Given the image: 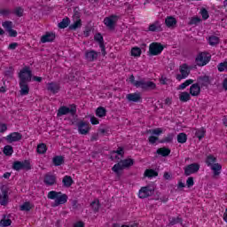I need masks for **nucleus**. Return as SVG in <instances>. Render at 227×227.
Instances as JSON below:
<instances>
[{"label":"nucleus","mask_w":227,"mask_h":227,"mask_svg":"<svg viewBox=\"0 0 227 227\" xmlns=\"http://www.w3.org/2000/svg\"><path fill=\"white\" fill-rule=\"evenodd\" d=\"M11 13H12V10L0 8V14H2L3 17H8L11 15Z\"/></svg>","instance_id":"obj_47"},{"label":"nucleus","mask_w":227,"mask_h":227,"mask_svg":"<svg viewBox=\"0 0 227 227\" xmlns=\"http://www.w3.org/2000/svg\"><path fill=\"white\" fill-rule=\"evenodd\" d=\"M84 59L89 63H93L98 59V52L95 50H87L84 52Z\"/></svg>","instance_id":"obj_9"},{"label":"nucleus","mask_w":227,"mask_h":227,"mask_svg":"<svg viewBox=\"0 0 227 227\" xmlns=\"http://www.w3.org/2000/svg\"><path fill=\"white\" fill-rule=\"evenodd\" d=\"M157 175L159 174L153 169H146L145 172V176H147L148 178H153V176H157Z\"/></svg>","instance_id":"obj_45"},{"label":"nucleus","mask_w":227,"mask_h":227,"mask_svg":"<svg viewBox=\"0 0 227 227\" xmlns=\"http://www.w3.org/2000/svg\"><path fill=\"white\" fill-rule=\"evenodd\" d=\"M205 134H207V130H205L204 128L195 129V136L199 139H203V137H205Z\"/></svg>","instance_id":"obj_36"},{"label":"nucleus","mask_w":227,"mask_h":227,"mask_svg":"<svg viewBox=\"0 0 227 227\" xmlns=\"http://www.w3.org/2000/svg\"><path fill=\"white\" fill-rule=\"evenodd\" d=\"M44 183L47 185H54V184H56V176L51 175H47L44 178Z\"/></svg>","instance_id":"obj_30"},{"label":"nucleus","mask_w":227,"mask_h":227,"mask_svg":"<svg viewBox=\"0 0 227 227\" xmlns=\"http://www.w3.org/2000/svg\"><path fill=\"white\" fill-rule=\"evenodd\" d=\"M126 98L129 102H141V94L137 92L130 93L126 96Z\"/></svg>","instance_id":"obj_19"},{"label":"nucleus","mask_w":227,"mask_h":227,"mask_svg":"<svg viewBox=\"0 0 227 227\" xmlns=\"http://www.w3.org/2000/svg\"><path fill=\"white\" fill-rule=\"evenodd\" d=\"M82 27V20L81 19L76 20L73 24L69 25V29L71 31H77Z\"/></svg>","instance_id":"obj_20"},{"label":"nucleus","mask_w":227,"mask_h":227,"mask_svg":"<svg viewBox=\"0 0 227 227\" xmlns=\"http://www.w3.org/2000/svg\"><path fill=\"white\" fill-rule=\"evenodd\" d=\"M194 81L192 79L186 80L184 82L181 83L180 86H191Z\"/></svg>","instance_id":"obj_62"},{"label":"nucleus","mask_w":227,"mask_h":227,"mask_svg":"<svg viewBox=\"0 0 227 227\" xmlns=\"http://www.w3.org/2000/svg\"><path fill=\"white\" fill-rule=\"evenodd\" d=\"M147 31L150 33H160L164 31V28H162V23H160V21L155 20L154 22L149 24Z\"/></svg>","instance_id":"obj_11"},{"label":"nucleus","mask_w":227,"mask_h":227,"mask_svg":"<svg viewBox=\"0 0 227 227\" xmlns=\"http://www.w3.org/2000/svg\"><path fill=\"white\" fill-rule=\"evenodd\" d=\"M201 93V88L200 86H192L190 88V94L192 97H198Z\"/></svg>","instance_id":"obj_29"},{"label":"nucleus","mask_w":227,"mask_h":227,"mask_svg":"<svg viewBox=\"0 0 227 227\" xmlns=\"http://www.w3.org/2000/svg\"><path fill=\"white\" fill-rule=\"evenodd\" d=\"M123 153H125L123 152V148L119 147L117 149V151H113L111 153V159L112 160H120V159H121V157H123Z\"/></svg>","instance_id":"obj_17"},{"label":"nucleus","mask_w":227,"mask_h":227,"mask_svg":"<svg viewBox=\"0 0 227 227\" xmlns=\"http://www.w3.org/2000/svg\"><path fill=\"white\" fill-rule=\"evenodd\" d=\"M90 207L93 208V210H98L100 203L98 200H95L93 202H91Z\"/></svg>","instance_id":"obj_51"},{"label":"nucleus","mask_w":227,"mask_h":227,"mask_svg":"<svg viewBox=\"0 0 227 227\" xmlns=\"http://www.w3.org/2000/svg\"><path fill=\"white\" fill-rule=\"evenodd\" d=\"M90 123H91L92 125H98V123H100V121L98 120L97 117L91 116V117H90Z\"/></svg>","instance_id":"obj_59"},{"label":"nucleus","mask_w":227,"mask_h":227,"mask_svg":"<svg viewBox=\"0 0 227 227\" xmlns=\"http://www.w3.org/2000/svg\"><path fill=\"white\" fill-rule=\"evenodd\" d=\"M48 91H50V93H53V95H54V94L58 93V91H59V87L50 86V87H48Z\"/></svg>","instance_id":"obj_50"},{"label":"nucleus","mask_w":227,"mask_h":227,"mask_svg":"<svg viewBox=\"0 0 227 227\" xmlns=\"http://www.w3.org/2000/svg\"><path fill=\"white\" fill-rule=\"evenodd\" d=\"M4 153L7 157H10L13 154V147L12 145H5L4 147Z\"/></svg>","instance_id":"obj_42"},{"label":"nucleus","mask_w":227,"mask_h":227,"mask_svg":"<svg viewBox=\"0 0 227 227\" xmlns=\"http://www.w3.org/2000/svg\"><path fill=\"white\" fill-rule=\"evenodd\" d=\"M76 111L75 106L71 105L69 106H60L58 110L57 116L61 117L65 114H74Z\"/></svg>","instance_id":"obj_7"},{"label":"nucleus","mask_w":227,"mask_h":227,"mask_svg":"<svg viewBox=\"0 0 227 227\" xmlns=\"http://www.w3.org/2000/svg\"><path fill=\"white\" fill-rule=\"evenodd\" d=\"M208 43L209 45H212V47H214L215 45H217L219 43V37L215 35L209 36Z\"/></svg>","instance_id":"obj_41"},{"label":"nucleus","mask_w":227,"mask_h":227,"mask_svg":"<svg viewBox=\"0 0 227 227\" xmlns=\"http://www.w3.org/2000/svg\"><path fill=\"white\" fill-rule=\"evenodd\" d=\"M198 82L199 83H193L192 84V86H208V84H210V77H208L207 75H204V76H200L198 79Z\"/></svg>","instance_id":"obj_16"},{"label":"nucleus","mask_w":227,"mask_h":227,"mask_svg":"<svg viewBox=\"0 0 227 227\" xmlns=\"http://www.w3.org/2000/svg\"><path fill=\"white\" fill-rule=\"evenodd\" d=\"M118 20H120V16L116 14H112L108 17H106L103 20L105 26L113 31V29H115L116 24H118Z\"/></svg>","instance_id":"obj_4"},{"label":"nucleus","mask_w":227,"mask_h":227,"mask_svg":"<svg viewBox=\"0 0 227 227\" xmlns=\"http://www.w3.org/2000/svg\"><path fill=\"white\" fill-rule=\"evenodd\" d=\"M121 164H122V168H130V166H134V160L128 158L126 160H121Z\"/></svg>","instance_id":"obj_37"},{"label":"nucleus","mask_w":227,"mask_h":227,"mask_svg":"<svg viewBox=\"0 0 227 227\" xmlns=\"http://www.w3.org/2000/svg\"><path fill=\"white\" fill-rule=\"evenodd\" d=\"M12 13L19 18L24 17V8H22L21 6H18L12 11Z\"/></svg>","instance_id":"obj_35"},{"label":"nucleus","mask_w":227,"mask_h":227,"mask_svg":"<svg viewBox=\"0 0 227 227\" xmlns=\"http://www.w3.org/2000/svg\"><path fill=\"white\" fill-rule=\"evenodd\" d=\"M20 86H27V83L32 82L33 71L29 67H23L19 73Z\"/></svg>","instance_id":"obj_2"},{"label":"nucleus","mask_w":227,"mask_h":227,"mask_svg":"<svg viewBox=\"0 0 227 227\" xmlns=\"http://www.w3.org/2000/svg\"><path fill=\"white\" fill-rule=\"evenodd\" d=\"M177 142L181 145L187 143V135L185 133H180L177 135Z\"/></svg>","instance_id":"obj_44"},{"label":"nucleus","mask_w":227,"mask_h":227,"mask_svg":"<svg viewBox=\"0 0 227 227\" xmlns=\"http://www.w3.org/2000/svg\"><path fill=\"white\" fill-rule=\"evenodd\" d=\"M184 187H185V183L179 180L178 183H177V189L179 191H182V189H184Z\"/></svg>","instance_id":"obj_63"},{"label":"nucleus","mask_w":227,"mask_h":227,"mask_svg":"<svg viewBox=\"0 0 227 227\" xmlns=\"http://www.w3.org/2000/svg\"><path fill=\"white\" fill-rule=\"evenodd\" d=\"M19 47V43H12L8 46L9 51H15Z\"/></svg>","instance_id":"obj_56"},{"label":"nucleus","mask_w":227,"mask_h":227,"mask_svg":"<svg viewBox=\"0 0 227 227\" xmlns=\"http://www.w3.org/2000/svg\"><path fill=\"white\" fill-rule=\"evenodd\" d=\"M200 170V165L197 163H193L191 165H188L185 169H184V173L185 175L189 176V175H192V173H196Z\"/></svg>","instance_id":"obj_15"},{"label":"nucleus","mask_w":227,"mask_h":227,"mask_svg":"<svg viewBox=\"0 0 227 227\" xmlns=\"http://www.w3.org/2000/svg\"><path fill=\"white\" fill-rule=\"evenodd\" d=\"M52 162L54 166H61V164L65 162V158H63V156H55L52 159Z\"/></svg>","instance_id":"obj_38"},{"label":"nucleus","mask_w":227,"mask_h":227,"mask_svg":"<svg viewBox=\"0 0 227 227\" xmlns=\"http://www.w3.org/2000/svg\"><path fill=\"white\" fill-rule=\"evenodd\" d=\"M43 81V78L41 76H33L32 75V82H42Z\"/></svg>","instance_id":"obj_60"},{"label":"nucleus","mask_w":227,"mask_h":227,"mask_svg":"<svg viewBox=\"0 0 227 227\" xmlns=\"http://www.w3.org/2000/svg\"><path fill=\"white\" fill-rule=\"evenodd\" d=\"M165 25L167 27H173V26H176V19L172 16H168L165 19Z\"/></svg>","instance_id":"obj_23"},{"label":"nucleus","mask_w":227,"mask_h":227,"mask_svg":"<svg viewBox=\"0 0 227 227\" xmlns=\"http://www.w3.org/2000/svg\"><path fill=\"white\" fill-rule=\"evenodd\" d=\"M68 26H70V18L68 17L64 18L61 22L59 23V29H66Z\"/></svg>","instance_id":"obj_31"},{"label":"nucleus","mask_w":227,"mask_h":227,"mask_svg":"<svg viewBox=\"0 0 227 227\" xmlns=\"http://www.w3.org/2000/svg\"><path fill=\"white\" fill-rule=\"evenodd\" d=\"M210 168L213 170L215 176H219L221 175V170L223 169V166H221V164L215 163Z\"/></svg>","instance_id":"obj_21"},{"label":"nucleus","mask_w":227,"mask_h":227,"mask_svg":"<svg viewBox=\"0 0 227 227\" xmlns=\"http://www.w3.org/2000/svg\"><path fill=\"white\" fill-rule=\"evenodd\" d=\"M106 114L107 111L106 110V108L100 106L96 109V116H98V118H105Z\"/></svg>","instance_id":"obj_32"},{"label":"nucleus","mask_w":227,"mask_h":227,"mask_svg":"<svg viewBox=\"0 0 227 227\" xmlns=\"http://www.w3.org/2000/svg\"><path fill=\"white\" fill-rule=\"evenodd\" d=\"M13 169L20 171V169H31V162L27 160L24 161H15L12 165Z\"/></svg>","instance_id":"obj_10"},{"label":"nucleus","mask_w":227,"mask_h":227,"mask_svg":"<svg viewBox=\"0 0 227 227\" xmlns=\"http://www.w3.org/2000/svg\"><path fill=\"white\" fill-rule=\"evenodd\" d=\"M3 27H4V29H6V31H10L11 29H13V22L12 21H4L2 24Z\"/></svg>","instance_id":"obj_46"},{"label":"nucleus","mask_w":227,"mask_h":227,"mask_svg":"<svg viewBox=\"0 0 227 227\" xmlns=\"http://www.w3.org/2000/svg\"><path fill=\"white\" fill-rule=\"evenodd\" d=\"M186 185L187 187H192V185H194V179L192 177H188L186 180Z\"/></svg>","instance_id":"obj_58"},{"label":"nucleus","mask_w":227,"mask_h":227,"mask_svg":"<svg viewBox=\"0 0 227 227\" xmlns=\"http://www.w3.org/2000/svg\"><path fill=\"white\" fill-rule=\"evenodd\" d=\"M179 100L180 102H189L191 100V94L189 92H179Z\"/></svg>","instance_id":"obj_25"},{"label":"nucleus","mask_w":227,"mask_h":227,"mask_svg":"<svg viewBox=\"0 0 227 227\" xmlns=\"http://www.w3.org/2000/svg\"><path fill=\"white\" fill-rule=\"evenodd\" d=\"M200 14L204 20H207L210 17V15L208 14V11L205 8L201 9Z\"/></svg>","instance_id":"obj_49"},{"label":"nucleus","mask_w":227,"mask_h":227,"mask_svg":"<svg viewBox=\"0 0 227 227\" xmlns=\"http://www.w3.org/2000/svg\"><path fill=\"white\" fill-rule=\"evenodd\" d=\"M154 191L155 188L153 187V185L143 186L138 191L137 196L140 200H145L146 198H150V196H153Z\"/></svg>","instance_id":"obj_5"},{"label":"nucleus","mask_w":227,"mask_h":227,"mask_svg":"<svg viewBox=\"0 0 227 227\" xmlns=\"http://www.w3.org/2000/svg\"><path fill=\"white\" fill-rule=\"evenodd\" d=\"M12 224V220L8 218H4L0 221V226L6 227Z\"/></svg>","instance_id":"obj_48"},{"label":"nucleus","mask_w":227,"mask_h":227,"mask_svg":"<svg viewBox=\"0 0 227 227\" xmlns=\"http://www.w3.org/2000/svg\"><path fill=\"white\" fill-rule=\"evenodd\" d=\"M124 168L123 165L121 164V161L118 162L117 164L114 165L112 168V171L115 173V175H121V171H123Z\"/></svg>","instance_id":"obj_22"},{"label":"nucleus","mask_w":227,"mask_h":227,"mask_svg":"<svg viewBox=\"0 0 227 227\" xmlns=\"http://www.w3.org/2000/svg\"><path fill=\"white\" fill-rule=\"evenodd\" d=\"M8 130V127L5 123H0V134L3 132H6Z\"/></svg>","instance_id":"obj_61"},{"label":"nucleus","mask_w":227,"mask_h":227,"mask_svg":"<svg viewBox=\"0 0 227 227\" xmlns=\"http://www.w3.org/2000/svg\"><path fill=\"white\" fill-rule=\"evenodd\" d=\"M98 134H101V136H107V134H109V129L107 128H99Z\"/></svg>","instance_id":"obj_53"},{"label":"nucleus","mask_w":227,"mask_h":227,"mask_svg":"<svg viewBox=\"0 0 227 227\" xmlns=\"http://www.w3.org/2000/svg\"><path fill=\"white\" fill-rule=\"evenodd\" d=\"M33 207H35L33 205V203L29 202V201H27V202H24L23 204H21L20 206V209L22 211V212H29V210H31L33 208Z\"/></svg>","instance_id":"obj_24"},{"label":"nucleus","mask_w":227,"mask_h":227,"mask_svg":"<svg viewBox=\"0 0 227 227\" xmlns=\"http://www.w3.org/2000/svg\"><path fill=\"white\" fill-rule=\"evenodd\" d=\"M36 152L40 155H43L44 153H47V145H45L44 143H41L37 145Z\"/></svg>","instance_id":"obj_26"},{"label":"nucleus","mask_w":227,"mask_h":227,"mask_svg":"<svg viewBox=\"0 0 227 227\" xmlns=\"http://www.w3.org/2000/svg\"><path fill=\"white\" fill-rule=\"evenodd\" d=\"M201 20H200V18L198 17H194L191 20V24H198V22H200Z\"/></svg>","instance_id":"obj_64"},{"label":"nucleus","mask_w":227,"mask_h":227,"mask_svg":"<svg viewBox=\"0 0 227 227\" xmlns=\"http://www.w3.org/2000/svg\"><path fill=\"white\" fill-rule=\"evenodd\" d=\"M157 153L158 155H161V157H168V155L171 153V150H169V148L161 147L157 150Z\"/></svg>","instance_id":"obj_33"},{"label":"nucleus","mask_w":227,"mask_h":227,"mask_svg":"<svg viewBox=\"0 0 227 227\" xmlns=\"http://www.w3.org/2000/svg\"><path fill=\"white\" fill-rule=\"evenodd\" d=\"M62 184L64 187H72V184H74V179H72V176H66L62 180Z\"/></svg>","instance_id":"obj_27"},{"label":"nucleus","mask_w":227,"mask_h":227,"mask_svg":"<svg viewBox=\"0 0 227 227\" xmlns=\"http://www.w3.org/2000/svg\"><path fill=\"white\" fill-rule=\"evenodd\" d=\"M149 133L152 134V136H161V134H164V129L156 128L153 129H150Z\"/></svg>","instance_id":"obj_39"},{"label":"nucleus","mask_w":227,"mask_h":227,"mask_svg":"<svg viewBox=\"0 0 227 227\" xmlns=\"http://www.w3.org/2000/svg\"><path fill=\"white\" fill-rule=\"evenodd\" d=\"M133 85H135V86H155V83H153V82H145V80H140V81H135Z\"/></svg>","instance_id":"obj_34"},{"label":"nucleus","mask_w":227,"mask_h":227,"mask_svg":"<svg viewBox=\"0 0 227 227\" xmlns=\"http://www.w3.org/2000/svg\"><path fill=\"white\" fill-rule=\"evenodd\" d=\"M56 40V34L52 32H46L41 36V43H49Z\"/></svg>","instance_id":"obj_13"},{"label":"nucleus","mask_w":227,"mask_h":227,"mask_svg":"<svg viewBox=\"0 0 227 227\" xmlns=\"http://www.w3.org/2000/svg\"><path fill=\"white\" fill-rule=\"evenodd\" d=\"M94 40L95 42H98V43H99L100 42H104V36H102V34L98 33L95 35Z\"/></svg>","instance_id":"obj_52"},{"label":"nucleus","mask_w":227,"mask_h":227,"mask_svg":"<svg viewBox=\"0 0 227 227\" xmlns=\"http://www.w3.org/2000/svg\"><path fill=\"white\" fill-rule=\"evenodd\" d=\"M48 200L54 201L53 207L65 205L68 201V196L61 192L51 191L47 195Z\"/></svg>","instance_id":"obj_1"},{"label":"nucleus","mask_w":227,"mask_h":227,"mask_svg":"<svg viewBox=\"0 0 227 227\" xmlns=\"http://www.w3.org/2000/svg\"><path fill=\"white\" fill-rule=\"evenodd\" d=\"M180 74L176 75L177 81H182V79H187L189 74H191V67L187 64H183L179 67Z\"/></svg>","instance_id":"obj_8"},{"label":"nucleus","mask_w":227,"mask_h":227,"mask_svg":"<svg viewBox=\"0 0 227 227\" xmlns=\"http://www.w3.org/2000/svg\"><path fill=\"white\" fill-rule=\"evenodd\" d=\"M217 70L218 72H227V59L218 64Z\"/></svg>","instance_id":"obj_43"},{"label":"nucleus","mask_w":227,"mask_h":227,"mask_svg":"<svg viewBox=\"0 0 227 227\" xmlns=\"http://www.w3.org/2000/svg\"><path fill=\"white\" fill-rule=\"evenodd\" d=\"M9 201L8 190H2V195L0 193V204L4 207L8 205Z\"/></svg>","instance_id":"obj_18"},{"label":"nucleus","mask_w":227,"mask_h":227,"mask_svg":"<svg viewBox=\"0 0 227 227\" xmlns=\"http://www.w3.org/2000/svg\"><path fill=\"white\" fill-rule=\"evenodd\" d=\"M7 33L9 34V36H11V38H17V30H13V28H12L11 30H8Z\"/></svg>","instance_id":"obj_55"},{"label":"nucleus","mask_w":227,"mask_h":227,"mask_svg":"<svg viewBox=\"0 0 227 227\" xmlns=\"http://www.w3.org/2000/svg\"><path fill=\"white\" fill-rule=\"evenodd\" d=\"M162 51H164V45L160 43L153 42L149 45L150 56H159L162 54Z\"/></svg>","instance_id":"obj_6"},{"label":"nucleus","mask_w":227,"mask_h":227,"mask_svg":"<svg viewBox=\"0 0 227 227\" xmlns=\"http://www.w3.org/2000/svg\"><path fill=\"white\" fill-rule=\"evenodd\" d=\"M141 54H142L141 48L136 46L131 49V56H133V58H139Z\"/></svg>","instance_id":"obj_40"},{"label":"nucleus","mask_w":227,"mask_h":227,"mask_svg":"<svg viewBox=\"0 0 227 227\" xmlns=\"http://www.w3.org/2000/svg\"><path fill=\"white\" fill-rule=\"evenodd\" d=\"M5 139L8 143H17V141H20V139H22V135L19 132H13L8 135Z\"/></svg>","instance_id":"obj_14"},{"label":"nucleus","mask_w":227,"mask_h":227,"mask_svg":"<svg viewBox=\"0 0 227 227\" xmlns=\"http://www.w3.org/2000/svg\"><path fill=\"white\" fill-rule=\"evenodd\" d=\"M217 162V158L212 154L207 155L206 159V164L209 167L214 166Z\"/></svg>","instance_id":"obj_28"},{"label":"nucleus","mask_w":227,"mask_h":227,"mask_svg":"<svg viewBox=\"0 0 227 227\" xmlns=\"http://www.w3.org/2000/svg\"><path fill=\"white\" fill-rule=\"evenodd\" d=\"M159 141V137H155V136H151L149 137V143L151 145H155V143H157Z\"/></svg>","instance_id":"obj_57"},{"label":"nucleus","mask_w":227,"mask_h":227,"mask_svg":"<svg viewBox=\"0 0 227 227\" xmlns=\"http://www.w3.org/2000/svg\"><path fill=\"white\" fill-rule=\"evenodd\" d=\"M212 56L206 51L200 52L195 58V63L197 67H207L210 63Z\"/></svg>","instance_id":"obj_3"},{"label":"nucleus","mask_w":227,"mask_h":227,"mask_svg":"<svg viewBox=\"0 0 227 227\" xmlns=\"http://www.w3.org/2000/svg\"><path fill=\"white\" fill-rule=\"evenodd\" d=\"M20 95H27L29 93V87L28 86H23L21 87V90H20Z\"/></svg>","instance_id":"obj_54"},{"label":"nucleus","mask_w":227,"mask_h":227,"mask_svg":"<svg viewBox=\"0 0 227 227\" xmlns=\"http://www.w3.org/2000/svg\"><path fill=\"white\" fill-rule=\"evenodd\" d=\"M91 130L90 124L88 122L81 121L78 124V132L82 136H86Z\"/></svg>","instance_id":"obj_12"}]
</instances>
